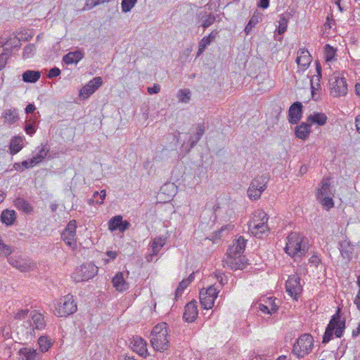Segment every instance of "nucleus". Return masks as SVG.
Wrapping results in <instances>:
<instances>
[{"label":"nucleus","instance_id":"obj_35","mask_svg":"<svg viewBox=\"0 0 360 360\" xmlns=\"http://www.w3.org/2000/svg\"><path fill=\"white\" fill-rule=\"evenodd\" d=\"M200 302L204 309H209L213 307L214 300L210 296L203 294V289H202L200 292Z\"/></svg>","mask_w":360,"mask_h":360},{"label":"nucleus","instance_id":"obj_48","mask_svg":"<svg viewBox=\"0 0 360 360\" xmlns=\"http://www.w3.org/2000/svg\"><path fill=\"white\" fill-rule=\"evenodd\" d=\"M188 281H186L184 279L181 281L176 288L175 291V298L176 299L179 296L181 295L183 291L187 288V286L189 285Z\"/></svg>","mask_w":360,"mask_h":360},{"label":"nucleus","instance_id":"obj_60","mask_svg":"<svg viewBox=\"0 0 360 360\" xmlns=\"http://www.w3.org/2000/svg\"><path fill=\"white\" fill-rule=\"evenodd\" d=\"M98 195H100L101 201H97V203L99 204V205H101L103 202V200L105 199V195H106L105 191V190H102L100 193H98V192L96 191V192L94 193V196L95 197V196Z\"/></svg>","mask_w":360,"mask_h":360},{"label":"nucleus","instance_id":"obj_3","mask_svg":"<svg viewBox=\"0 0 360 360\" xmlns=\"http://www.w3.org/2000/svg\"><path fill=\"white\" fill-rule=\"evenodd\" d=\"M267 214L262 210H257L249 223V229L257 238H262L263 233L269 231Z\"/></svg>","mask_w":360,"mask_h":360},{"label":"nucleus","instance_id":"obj_38","mask_svg":"<svg viewBox=\"0 0 360 360\" xmlns=\"http://www.w3.org/2000/svg\"><path fill=\"white\" fill-rule=\"evenodd\" d=\"M20 353L24 356L25 360H37L38 358L37 351L31 348H23L20 349Z\"/></svg>","mask_w":360,"mask_h":360},{"label":"nucleus","instance_id":"obj_63","mask_svg":"<svg viewBox=\"0 0 360 360\" xmlns=\"http://www.w3.org/2000/svg\"><path fill=\"white\" fill-rule=\"evenodd\" d=\"M7 57L1 54L0 55V70L4 68L7 63Z\"/></svg>","mask_w":360,"mask_h":360},{"label":"nucleus","instance_id":"obj_22","mask_svg":"<svg viewBox=\"0 0 360 360\" xmlns=\"http://www.w3.org/2000/svg\"><path fill=\"white\" fill-rule=\"evenodd\" d=\"M113 287L120 292H123L129 288V284L124 278L122 272H118L112 280Z\"/></svg>","mask_w":360,"mask_h":360},{"label":"nucleus","instance_id":"obj_12","mask_svg":"<svg viewBox=\"0 0 360 360\" xmlns=\"http://www.w3.org/2000/svg\"><path fill=\"white\" fill-rule=\"evenodd\" d=\"M76 228V221L72 220L68 224L66 228L62 232L63 240L70 247H73L75 245Z\"/></svg>","mask_w":360,"mask_h":360},{"label":"nucleus","instance_id":"obj_23","mask_svg":"<svg viewBox=\"0 0 360 360\" xmlns=\"http://www.w3.org/2000/svg\"><path fill=\"white\" fill-rule=\"evenodd\" d=\"M217 17H219L218 15H214L206 11L201 12L198 15L199 21L201 22V26L204 29H206L212 25Z\"/></svg>","mask_w":360,"mask_h":360},{"label":"nucleus","instance_id":"obj_53","mask_svg":"<svg viewBox=\"0 0 360 360\" xmlns=\"http://www.w3.org/2000/svg\"><path fill=\"white\" fill-rule=\"evenodd\" d=\"M96 6H97V4L95 3L94 0H86L84 7L82 8L79 9V11H84L90 10Z\"/></svg>","mask_w":360,"mask_h":360},{"label":"nucleus","instance_id":"obj_51","mask_svg":"<svg viewBox=\"0 0 360 360\" xmlns=\"http://www.w3.org/2000/svg\"><path fill=\"white\" fill-rule=\"evenodd\" d=\"M29 313L28 309H21L18 311L14 316V320L15 321H22L24 320Z\"/></svg>","mask_w":360,"mask_h":360},{"label":"nucleus","instance_id":"obj_24","mask_svg":"<svg viewBox=\"0 0 360 360\" xmlns=\"http://www.w3.org/2000/svg\"><path fill=\"white\" fill-rule=\"evenodd\" d=\"M84 56L82 51L70 52L63 56V61L68 65L77 63L84 58Z\"/></svg>","mask_w":360,"mask_h":360},{"label":"nucleus","instance_id":"obj_50","mask_svg":"<svg viewBox=\"0 0 360 360\" xmlns=\"http://www.w3.org/2000/svg\"><path fill=\"white\" fill-rule=\"evenodd\" d=\"M218 293L219 290L214 285L210 286L205 291L203 290V294H206V295L210 296L214 300L217 298Z\"/></svg>","mask_w":360,"mask_h":360},{"label":"nucleus","instance_id":"obj_32","mask_svg":"<svg viewBox=\"0 0 360 360\" xmlns=\"http://www.w3.org/2000/svg\"><path fill=\"white\" fill-rule=\"evenodd\" d=\"M307 121L322 126L326 123L327 116L322 112H315L308 116Z\"/></svg>","mask_w":360,"mask_h":360},{"label":"nucleus","instance_id":"obj_61","mask_svg":"<svg viewBox=\"0 0 360 360\" xmlns=\"http://www.w3.org/2000/svg\"><path fill=\"white\" fill-rule=\"evenodd\" d=\"M257 6L261 8L266 9L269 6V0H259Z\"/></svg>","mask_w":360,"mask_h":360},{"label":"nucleus","instance_id":"obj_5","mask_svg":"<svg viewBox=\"0 0 360 360\" xmlns=\"http://www.w3.org/2000/svg\"><path fill=\"white\" fill-rule=\"evenodd\" d=\"M30 317L32 321L25 322L22 324L25 330L22 328L20 330V332L24 333L27 337L34 335L35 330H41L46 327L44 316L42 314L38 312L37 310H33L30 312Z\"/></svg>","mask_w":360,"mask_h":360},{"label":"nucleus","instance_id":"obj_58","mask_svg":"<svg viewBox=\"0 0 360 360\" xmlns=\"http://www.w3.org/2000/svg\"><path fill=\"white\" fill-rule=\"evenodd\" d=\"M25 131L27 134L32 135L35 133V127L33 124H27L25 127Z\"/></svg>","mask_w":360,"mask_h":360},{"label":"nucleus","instance_id":"obj_44","mask_svg":"<svg viewBox=\"0 0 360 360\" xmlns=\"http://www.w3.org/2000/svg\"><path fill=\"white\" fill-rule=\"evenodd\" d=\"M48 152L49 149L46 146H43L39 152L32 157V159L36 162V165L41 162L45 158Z\"/></svg>","mask_w":360,"mask_h":360},{"label":"nucleus","instance_id":"obj_1","mask_svg":"<svg viewBox=\"0 0 360 360\" xmlns=\"http://www.w3.org/2000/svg\"><path fill=\"white\" fill-rule=\"evenodd\" d=\"M169 329L165 322L157 324L150 333V342L155 351L163 352L169 345Z\"/></svg>","mask_w":360,"mask_h":360},{"label":"nucleus","instance_id":"obj_10","mask_svg":"<svg viewBox=\"0 0 360 360\" xmlns=\"http://www.w3.org/2000/svg\"><path fill=\"white\" fill-rule=\"evenodd\" d=\"M268 178L265 176H260L255 178L248 189V195L250 199L257 200L260 198L262 193L266 189V184Z\"/></svg>","mask_w":360,"mask_h":360},{"label":"nucleus","instance_id":"obj_52","mask_svg":"<svg viewBox=\"0 0 360 360\" xmlns=\"http://www.w3.org/2000/svg\"><path fill=\"white\" fill-rule=\"evenodd\" d=\"M94 91H79V96L74 101L79 103L80 101L88 98Z\"/></svg>","mask_w":360,"mask_h":360},{"label":"nucleus","instance_id":"obj_19","mask_svg":"<svg viewBox=\"0 0 360 360\" xmlns=\"http://www.w3.org/2000/svg\"><path fill=\"white\" fill-rule=\"evenodd\" d=\"M246 245V240L243 236H240L231 246L227 252V255L236 256L242 255Z\"/></svg>","mask_w":360,"mask_h":360},{"label":"nucleus","instance_id":"obj_59","mask_svg":"<svg viewBox=\"0 0 360 360\" xmlns=\"http://www.w3.org/2000/svg\"><path fill=\"white\" fill-rule=\"evenodd\" d=\"M353 20L356 22H360V8H357L354 10L352 13Z\"/></svg>","mask_w":360,"mask_h":360},{"label":"nucleus","instance_id":"obj_49","mask_svg":"<svg viewBox=\"0 0 360 360\" xmlns=\"http://www.w3.org/2000/svg\"><path fill=\"white\" fill-rule=\"evenodd\" d=\"M177 98L179 102L186 103L191 99V91H179Z\"/></svg>","mask_w":360,"mask_h":360},{"label":"nucleus","instance_id":"obj_18","mask_svg":"<svg viewBox=\"0 0 360 360\" xmlns=\"http://www.w3.org/2000/svg\"><path fill=\"white\" fill-rule=\"evenodd\" d=\"M198 316L197 302L193 300L185 306L183 318L187 322H193Z\"/></svg>","mask_w":360,"mask_h":360},{"label":"nucleus","instance_id":"obj_25","mask_svg":"<svg viewBox=\"0 0 360 360\" xmlns=\"http://www.w3.org/2000/svg\"><path fill=\"white\" fill-rule=\"evenodd\" d=\"M311 132V124L307 122H302L295 127L296 137L300 139H306Z\"/></svg>","mask_w":360,"mask_h":360},{"label":"nucleus","instance_id":"obj_16","mask_svg":"<svg viewBox=\"0 0 360 360\" xmlns=\"http://www.w3.org/2000/svg\"><path fill=\"white\" fill-rule=\"evenodd\" d=\"M130 224L127 221H123L121 215H117L108 221V229L111 231L118 229L120 232H124L129 228Z\"/></svg>","mask_w":360,"mask_h":360},{"label":"nucleus","instance_id":"obj_26","mask_svg":"<svg viewBox=\"0 0 360 360\" xmlns=\"http://www.w3.org/2000/svg\"><path fill=\"white\" fill-rule=\"evenodd\" d=\"M326 195H333L330 189V179L328 178L323 179L318 188L316 197L320 198Z\"/></svg>","mask_w":360,"mask_h":360},{"label":"nucleus","instance_id":"obj_34","mask_svg":"<svg viewBox=\"0 0 360 360\" xmlns=\"http://www.w3.org/2000/svg\"><path fill=\"white\" fill-rule=\"evenodd\" d=\"M40 72L35 70H27L22 74V80L25 82L33 83L40 77Z\"/></svg>","mask_w":360,"mask_h":360},{"label":"nucleus","instance_id":"obj_6","mask_svg":"<svg viewBox=\"0 0 360 360\" xmlns=\"http://www.w3.org/2000/svg\"><path fill=\"white\" fill-rule=\"evenodd\" d=\"M285 250L290 256H301L306 252L307 245L302 244V239L296 233H291L288 236Z\"/></svg>","mask_w":360,"mask_h":360},{"label":"nucleus","instance_id":"obj_57","mask_svg":"<svg viewBox=\"0 0 360 360\" xmlns=\"http://www.w3.org/2000/svg\"><path fill=\"white\" fill-rule=\"evenodd\" d=\"M266 303L269 306L271 311H272V314L277 311V306L275 304L274 300H272L271 297L266 300Z\"/></svg>","mask_w":360,"mask_h":360},{"label":"nucleus","instance_id":"obj_47","mask_svg":"<svg viewBox=\"0 0 360 360\" xmlns=\"http://www.w3.org/2000/svg\"><path fill=\"white\" fill-rule=\"evenodd\" d=\"M288 18L284 15H282L280 18L279 26L278 28V34H283L286 31L288 27Z\"/></svg>","mask_w":360,"mask_h":360},{"label":"nucleus","instance_id":"obj_21","mask_svg":"<svg viewBox=\"0 0 360 360\" xmlns=\"http://www.w3.org/2000/svg\"><path fill=\"white\" fill-rule=\"evenodd\" d=\"M132 349L140 356L146 357L148 354L146 342L141 338H134L131 342Z\"/></svg>","mask_w":360,"mask_h":360},{"label":"nucleus","instance_id":"obj_27","mask_svg":"<svg viewBox=\"0 0 360 360\" xmlns=\"http://www.w3.org/2000/svg\"><path fill=\"white\" fill-rule=\"evenodd\" d=\"M340 245V250L342 257L347 262L350 261L354 250L353 245H351L349 242L347 240L342 241Z\"/></svg>","mask_w":360,"mask_h":360},{"label":"nucleus","instance_id":"obj_43","mask_svg":"<svg viewBox=\"0 0 360 360\" xmlns=\"http://www.w3.org/2000/svg\"><path fill=\"white\" fill-rule=\"evenodd\" d=\"M318 200L321 202V205L323 207L327 210L333 207L334 206V202L332 199V195H326L320 198H317Z\"/></svg>","mask_w":360,"mask_h":360},{"label":"nucleus","instance_id":"obj_20","mask_svg":"<svg viewBox=\"0 0 360 360\" xmlns=\"http://www.w3.org/2000/svg\"><path fill=\"white\" fill-rule=\"evenodd\" d=\"M298 56L296 58V63L298 66L302 67V70H306L311 63V56L309 51L304 49H300L297 52Z\"/></svg>","mask_w":360,"mask_h":360},{"label":"nucleus","instance_id":"obj_28","mask_svg":"<svg viewBox=\"0 0 360 360\" xmlns=\"http://www.w3.org/2000/svg\"><path fill=\"white\" fill-rule=\"evenodd\" d=\"M16 219V214L14 210H6L1 214V221L7 226L12 225Z\"/></svg>","mask_w":360,"mask_h":360},{"label":"nucleus","instance_id":"obj_15","mask_svg":"<svg viewBox=\"0 0 360 360\" xmlns=\"http://www.w3.org/2000/svg\"><path fill=\"white\" fill-rule=\"evenodd\" d=\"M228 266L233 270L243 269L247 264V259L245 256L239 255L238 256H229L224 261Z\"/></svg>","mask_w":360,"mask_h":360},{"label":"nucleus","instance_id":"obj_37","mask_svg":"<svg viewBox=\"0 0 360 360\" xmlns=\"http://www.w3.org/2000/svg\"><path fill=\"white\" fill-rule=\"evenodd\" d=\"M165 244V238L159 237L155 238L153 240L152 243V250H153V255H158V253L160 252L161 248L164 246Z\"/></svg>","mask_w":360,"mask_h":360},{"label":"nucleus","instance_id":"obj_29","mask_svg":"<svg viewBox=\"0 0 360 360\" xmlns=\"http://www.w3.org/2000/svg\"><path fill=\"white\" fill-rule=\"evenodd\" d=\"M15 207L25 213H30L33 210V207L24 198H18L14 200Z\"/></svg>","mask_w":360,"mask_h":360},{"label":"nucleus","instance_id":"obj_54","mask_svg":"<svg viewBox=\"0 0 360 360\" xmlns=\"http://www.w3.org/2000/svg\"><path fill=\"white\" fill-rule=\"evenodd\" d=\"M258 309L264 314H272V311H271L269 306L266 302L265 304L259 303L258 304Z\"/></svg>","mask_w":360,"mask_h":360},{"label":"nucleus","instance_id":"obj_7","mask_svg":"<svg viewBox=\"0 0 360 360\" xmlns=\"http://www.w3.org/2000/svg\"><path fill=\"white\" fill-rule=\"evenodd\" d=\"M313 346V338L309 334L302 335L293 345L292 353L298 358L308 354Z\"/></svg>","mask_w":360,"mask_h":360},{"label":"nucleus","instance_id":"obj_31","mask_svg":"<svg viewBox=\"0 0 360 360\" xmlns=\"http://www.w3.org/2000/svg\"><path fill=\"white\" fill-rule=\"evenodd\" d=\"M3 117L5 122L10 125L16 122L19 119L18 110L16 109L6 110L4 112Z\"/></svg>","mask_w":360,"mask_h":360},{"label":"nucleus","instance_id":"obj_55","mask_svg":"<svg viewBox=\"0 0 360 360\" xmlns=\"http://www.w3.org/2000/svg\"><path fill=\"white\" fill-rule=\"evenodd\" d=\"M60 74V69L56 67H54V68L50 69L49 74H48V77L49 78H53V77H56L58 76Z\"/></svg>","mask_w":360,"mask_h":360},{"label":"nucleus","instance_id":"obj_40","mask_svg":"<svg viewBox=\"0 0 360 360\" xmlns=\"http://www.w3.org/2000/svg\"><path fill=\"white\" fill-rule=\"evenodd\" d=\"M217 34L218 32L217 30H213L208 36L204 37L199 43L207 48L215 39Z\"/></svg>","mask_w":360,"mask_h":360},{"label":"nucleus","instance_id":"obj_13","mask_svg":"<svg viewBox=\"0 0 360 360\" xmlns=\"http://www.w3.org/2000/svg\"><path fill=\"white\" fill-rule=\"evenodd\" d=\"M331 90H347L346 78L343 74L334 72L329 79Z\"/></svg>","mask_w":360,"mask_h":360},{"label":"nucleus","instance_id":"obj_8","mask_svg":"<svg viewBox=\"0 0 360 360\" xmlns=\"http://www.w3.org/2000/svg\"><path fill=\"white\" fill-rule=\"evenodd\" d=\"M98 273V267L92 263H86L77 268L72 274L75 282H82L92 278Z\"/></svg>","mask_w":360,"mask_h":360},{"label":"nucleus","instance_id":"obj_41","mask_svg":"<svg viewBox=\"0 0 360 360\" xmlns=\"http://www.w3.org/2000/svg\"><path fill=\"white\" fill-rule=\"evenodd\" d=\"M325 58L327 62L331 61L334 59L336 54V49H335L330 44H326L324 47Z\"/></svg>","mask_w":360,"mask_h":360},{"label":"nucleus","instance_id":"obj_64","mask_svg":"<svg viewBox=\"0 0 360 360\" xmlns=\"http://www.w3.org/2000/svg\"><path fill=\"white\" fill-rule=\"evenodd\" d=\"M354 303L356 305L357 308L360 309V290H359L356 298L354 300Z\"/></svg>","mask_w":360,"mask_h":360},{"label":"nucleus","instance_id":"obj_36","mask_svg":"<svg viewBox=\"0 0 360 360\" xmlns=\"http://www.w3.org/2000/svg\"><path fill=\"white\" fill-rule=\"evenodd\" d=\"M102 84V78L101 77H96L90 80L81 90H96Z\"/></svg>","mask_w":360,"mask_h":360},{"label":"nucleus","instance_id":"obj_17","mask_svg":"<svg viewBox=\"0 0 360 360\" xmlns=\"http://www.w3.org/2000/svg\"><path fill=\"white\" fill-rule=\"evenodd\" d=\"M302 105L300 102H295L288 110V121L291 124H297L302 117Z\"/></svg>","mask_w":360,"mask_h":360},{"label":"nucleus","instance_id":"obj_42","mask_svg":"<svg viewBox=\"0 0 360 360\" xmlns=\"http://www.w3.org/2000/svg\"><path fill=\"white\" fill-rule=\"evenodd\" d=\"M137 0H122L121 8L123 13L129 12L136 5Z\"/></svg>","mask_w":360,"mask_h":360},{"label":"nucleus","instance_id":"obj_39","mask_svg":"<svg viewBox=\"0 0 360 360\" xmlns=\"http://www.w3.org/2000/svg\"><path fill=\"white\" fill-rule=\"evenodd\" d=\"M39 348L42 352H47L52 345L51 340L47 337L41 336L38 340Z\"/></svg>","mask_w":360,"mask_h":360},{"label":"nucleus","instance_id":"obj_33","mask_svg":"<svg viewBox=\"0 0 360 360\" xmlns=\"http://www.w3.org/2000/svg\"><path fill=\"white\" fill-rule=\"evenodd\" d=\"M262 18V14L257 11H255L252 15V17L249 20L248 25L245 27V32L246 35H248L250 34L252 30L253 27H255V25L259 22V20Z\"/></svg>","mask_w":360,"mask_h":360},{"label":"nucleus","instance_id":"obj_30","mask_svg":"<svg viewBox=\"0 0 360 360\" xmlns=\"http://www.w3.org/2000/svg\"><path fill=\"white\" fill-rule=\"evenodd\" d=\"M23 140L20 136L13 137L10 143L9 150L12 155H15L22 148Z\"/></svg>","mask_w":360,"mask_h":360},{"label":"nucleus","instance_id":"obj_4","mask_svg":"<svg viewBox=\"0 0 360 360\" xmlns=\"http://www.w3.org/2000/svg\"><path fill=\"white\" fill-rule=\"evenodd\" d=\"M77 306L72 295L60 298L56 303L54 314L59 317H67L76 312Z\"/></svg>","mask_w":360,"mask_h":360},{"label":"nucleus","instance_id":"obj_46","mask_svg":"<svg viewBox=\"0 0 360 360\" xmlns=\"http://www.w3.org/2000/svg\"><path fill=\"white\" fill-rule=\"evenodd\" d=\"M4 46H9L12 49H19L21 46V43L19 42L18 37L15 35L14 37H10L4 44Z\"/></svg>","mask_w":360,"mask_h":360},{"label":"nucleus","instance_id":"obj_56","mask_svg":"<svg viewBox=\"0 0 360 360\" xmlns=\"http://www.w3.org/2000/svg\"><path fill=\"white\" fill-rule=\"evenodd\" d=\"M22 167L25 168H30L32 167L34 165H36V162L34 160L32 159V158L29 160H24L21 162Z\"/></svg>","mask_w":360,"mask_h":360},{"label":"nucleus","instance_id":"obj_11","mask_svg":"<svg viewBox=\"0 0 360 360\" xmlns=\"http://www.w3.org/2000/svg\"><path fill=\"white\" fill-rule=\"evenodd\" d=\"M300 278L297 274L290 275L286 281V291L292 297L295 298L302 290V287L300 283Z\"/></svg>","mask_w":360,"mask_h":360},{"label":"nucleus","instance_id":"obj_14","mask_svg":"<svg viewBox=\"0 0 360 360\" xmlns=\"http://www.w3.org/2000/svg\"><path fill=\"white\" fill-rule=\"evenodd\" d=\"M9 264L21 272L28 271L33 263L30 259L11 257L8 259Z\"/></svg>","mask_w":360,"mask_h":360},{"label":"nucleus","instance_id":"obj_62","mask_svg":"<svg viewBox=\"0 0 360 360\" xmlns=\"http://www.w3.org/2000/svg\"><path fill=\"white\" fill-rule=\"evenodd\" d=\"M11 53H12V48L5 46L1 54L8 58L9 56L11 55Z\"/></svg>","mask_w":360,"mask_h":360},{"label":"nucleus","instance_id":"obj_45","mask_svg":"<svg viewBox=\"0 0 360 360\" xmlns=\"http://www.w3.org/2000/svg\"><path fill=\"white\" fill-rule=\"evenodd\" d=\"M36 51L35 46L33 44L27 45L23 50L22 58L26 59L32 57Z\"/></svg>","mask_w":360,"mask_h":360},{"label":"nucleus","instance_id":"obj_9","mask_svg":"<svg viewBox=\"0 0 360 360\" xmlns=\"http://www.w3.org/2000/svg\"><path fill=\"white\" fill-rule=\"evenodd\" d=\"M206 129L205 122L198 123L192 126L191 131L190 133L188 142L185 141L182 144V148H184L189 152L202 138Z\"/></svg>","mask_w":360,"mask_h":360},{"label":"nucleus","instance_id":"obj_2","mask_svg":"<svg viewBox=\"0 0 360 360\" xmlns=\"http://www.w3.org/2000/svg\"><path fill=\"white\" fill-rule=\"evenodd\" d=\"M340 309H338L326 327L322 340L323 344L328 343L332 339L333 333L337 338H340L342 335L345 328V319L340 320Z\"/></svg>","mask_w":360,"mask_h":360}]
</instances>
